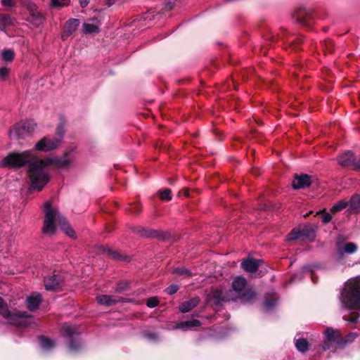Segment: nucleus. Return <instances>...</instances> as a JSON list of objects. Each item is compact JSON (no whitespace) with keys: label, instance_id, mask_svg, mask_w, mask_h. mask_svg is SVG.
Wrapping results in <instances>:
<instances>
[{"label":"nucleus","instance_id":"nucleus-36","mask_svg":"<svg viewBox=\"0 0 360 360\" xmlns=\"http://www.w3.org/2000/svg\"><path fill=\"white\" fill-rule=\"evenodd\" d=\"M160 198L165 200H169L172 198L171 191L169 189H165L160 193Z\"/></svg>","mask_w":360,"mask_h":360},{"label":"nucleus","instance_id":"nucleus-3","mask_svg":"<svg viewBox=\"0 0 360 360\" xmlns=\"http://www.w3.org/2000/svg\"><path fill=\"white\" fill-rule=\"evenodd\" d=\"M45 218L42 227L44 234L51 236L54 234L56 230L57 224L60 229L70 237L75 236V231L70 226L62 214L56 208L52 207L49 202H46L44 205Z\"/></svg>","mask_w":360,"mask_h":360},{"label":"nucleus","instance_id":"nucleus-17","mask_svg":"<svg viewBox=\"0 0 360 360\" xmlns=\"http://www.w3.org/2000/svg\"><path fill=\"white\" fill-rule=\"evenodd\" d=\"M41 301V295L38 292H33L26 300L27 307L30 310L37 309Z\"/></svg>","mask_w":360,"mask_h":360},{"label":"nucleus","instance_id":"nucleus-16","mask_svg":"<svg viewBox=\"0 0 360 360\" xmlns=\"http://www.w3.org/2000/svg\"><path fill=\"white\" fill-rule=\"evenodd\" d=\"M262 263L261 259H254L252 258H248L245 259L241 263L242 268L250 273L256 272L259 268V266Z\"/></svg>","mask_w":360,"mask_h":360},{"label":"nucleus","instance_id":"nucleus-44","mask_svg":"<svg viewBox=\"0 0 360 360\" xmlns=\"http://www.w3.org/2000/svg\"><path fill=\"white\" fill-rule=\"evenodd\" d=\"M347 321L352 323H356L358 322L359 316H353L349 319H345Z\"/></svg>","mask_w":360,"mask_h":360},{"label":"nucleus","instance_id":"nucleus-28","mask_svg":"<svg viewBox=\"0 0 360 360\" xmlns=\"http://www.w3.org/2000/svg\"><path fill=\"white\" fill-rule=\"evenodd\" d=\"M70 0H51V6L54 8H60L70 4Z\"/></svg>","mask_w":360,"mask_h":360},{"label":"nucleus","instance_id":"nucleus-48","mask_svg":"<svg viewBox=\"0 0 360 360\" xmlns=\"http://www.w3.org/2000/svg\"><path fill=\"white\" fill-rule=\"evenodd\" d=\"M81 5L85 7L88 4V1L86 0H80Z\"/></svg>","mask_w":360,"mask_h":360},{"label":"nucleus","instance_id":"nucleus-11","mask_svg":"<svg viewBox=\"0 0 360 360\" xmlns=\"http://www.w3.org/2000/svg\"><path fill=\"white\" fill-rule=\"evenodd\" d=\"M338 163L343 167L354 166L355 157L352 151H345L338 157Z\"/></svg>","mask_w":360,"mask_h":360},{"label":"nucleus","instance_id":"nucleus-26","mask_svg":"<svg viewBox=\"0 0 360 360\" xmlns=\"http://www.w3.org/2000/svg\"><path fill=\"white\" fill-rule=\"evenodd\" d=\"M348 207V202L347 200H341L337 202L335 204L333 205L330 209V212L333 213H335L342 210L343 209Z\"/></svg>","mask_w":360,"mask_h":360},{"label":"nucleus","instance_id":"nucleus-5","mask_svg":"<svg viewBox=\"0 0 360 360\" xmlns=\"http://www.w3.org/2000/svg\"><path fill=\"white\" fill-rule=\"evenodd\" d=\"M62 334L65 338L71 352H77L82 349V343L79 338V332L76 326L65 324L62 328Z\"/></svg>","mask_w":360,"mask_h":360},{"label":"nucleus","instance_id":"nucleus-23","mask_svg":"<svg viewBox=\"0 0 360 360\" xmlns=\"http://www.w3.org/2000/svg\"><path fill=\"white\" fill-rule=\"evenodd\" d=\"M295 345L300 352L305 353L309 350V342L305 338L295 339Z\"/></svg>","mask_w":360,"mask_h":360},{"label":"nucleus","instance_id":"nucleus-4","mask_svg":"<svg viewBox=\"0 0 360 360\" xmlns=\"http://www.w3.org/2000/svg\"><path fill=\"white\" fill-rule=\"evenodd\" d=\"M0 314L7 319L10 323L19 326H27L32 322V316H28L27 312L11 313L1 297Z\"/></svg>","mask_w":360,"mask_h":360},{"label":"nucleus","instance_id":"nucleus-8","mask_svg":"<svg viewBox=\"0 0 360 360\" xmlns=\"http://www.w3.org/2000/svg\"><path fill=\"white\" fill-rule=\"evenodd\" d=\"M60 146L59 141L53 136H45L35 143L34 149L41 152H49L57 149Z\"/></svg>","mask_w":360,"mask_h":360},{"label":"nucleus","instance_id":"nucleus-31","mask_svg":"<svg viewBox=\"0 0 360 360\" xmlns=\"http://www.w3.org/2000/svg\"><path fill=\"white\" fill-rule=\"evenodd\" d=\"M14 58V52L11 49L4 50L2 52V58L7 62H11Z\"/></svg>","mask_w":360,"mask_h":360},{"label":"nucleus","instance_id":"nucleus-32","mask_svg":"<svg viewBox=\"0 0 360 360\" xmlns=\"http://www.w3.org/2000/svg\"><path fill=\"white\" fill-rule=\"evenodd\" d=\"M300 237H302L300 230L294 229L287 236V240L289 241L295 240Z\"/></svg>","mask_w":360,"mask_h":360},{"label":"nucleus","instance_id":"nucleus-20","mask_svg":"<svg viewBox=\"0 0 360 360\" xmlns=\"http://www.w3.org/2000/svg\"><path fill=\"white\" fill-rule=\"evenodd\" d=\"M348 202V210L351 213H357L360 211V195H354Z\"/></svg>","mask_w":360,"mask_h":360},{"label":"nucleus","instance_id":"nucleus-27","mask_svg":"<svg viewBox=\"0 0 360 360\" xmlns=\"http://www.w3.org/2000/svg\"><path fill=\"white\" fill-rule=\"evenodd\" d=\"M160 19L157 16L153 15V13H147L143 15L141 18L135 19L133 22H140V21H153V20H160Z\"/></svg>","mask_w":360,"mask_h":360},{"label":"nucleus","instance_id":"nucleus-13","mask_svg":"<svg viewBox=\"0 0 360 360\" xmlns=\"http://www.w3.org/2000/svg\"><path fill=\"white\" fill-rule=\"evenodd\" d=\"M311 185V178L307 174L296 175L292 181V187L295 189H300Z\"/></svg>","mask_w":360,"mask_h":360},{"label":"nucleus","instance_id":"nucleus-30","mask_svg":"<svg viewBox=\"0 0 360 360\" xmlns=\"http://www.w3.org/2000/svg\"><path fill=\"white\" fill-rule=\"evenodd\" d=\"M173 273L179 274L185 277H189L192 276L191 271L184 267H178L173 270Z\"/></svg>","mask_w":360,"mask_h":360},{"label":"nucleus","instance_id":"nucleus-49","mask_svg":"<svg viewBox=\"0 0 360 360\" xmlns=\"http://www.w3.org/2000/svg\"><path fill=\"white\" fill-rule=\"evenodd\" d=\"M76 22L75 19H72V20H69V22H71V23H73V22Z\"/></svg>","mask_w":360,"mask_h":360},{"label":"nucleus","instance_id":"nucleus-33","mask_svg":"<svg viewBox=\"0 0 360 360\" xmlns=\"http://www.w3.org/2000/svg\"><path fill=\"white\" fill-rule=\"evenodd\" d=\"M128 289H129V283L125 281H122V282L118 283L116 285V286L115 288V291L117 292H122L127 290Z\"/></svg>","mask_w":360,"mask_h":360},{"label":"nucleus","instance_id":"nucleus-2","mask_svg":"<svg viewBox=\"0 0 360 360\" xmlns=\"http://www.w3.org/2000/svg\"><path fill=\"white\" fill-rule=\"evenodd\" d=\"M342 308L351 314L360 311V276L349 279L341 291Z\"/></svg>","mask_w":360,"mask_h":360},{"label":"nucleus","instance_id":"nucleus-43","mask_svg":"<svg viewBox=\"0 0 360 360\" xmlns=\"http://www.w3.org/2000/svg\"><path fill=\"white\" fill-rule=\"evenodd\" d=\"M8 74V69L3 67L0 68V77L4 79Z\"/></svg>","mask_w":360,"mask_h":360},{"label":"nucleus","instance_id":"nucleus-6","mask_svg":"<svg viewBox=\"0 0 360 360\" xmlns=\"http://www.w3.org/2000/svg\"><path fill=\"white\" fill-rule=\"evenodd\" d=\"M36 127L37 124L32 120L21 121L9 130L8 135L11 139H22L31 134Z\"/></svg>","mask_w":360,"mask_h":360},{"label":"nucleus","instance_id":"nucleus-39","mask_svg":"<svg viewBox=\"0 0 360 360\" xmlns=\"http://www.w3.org/2000/svg\"><path fill=\"white\" fill-rule=\"evenodd\" d=\"M141 210V206L139 203H135L129 207V211L134 214H138Z\"/></svg>","mask_w":360,"mask_h":360},{"label":"nucleus","instance_id":"nucleus-12","mask_svg":"<svg viewBox=\"0 0 360 360\" xmlns=\"http://www.w3.org/2000/svg\"><path fill=\"white\" fill-rule=\"evenodd\" d=\"M96 300L99 304L107 307L111 306L120 302H125L122 297H117L115 295H101L96 297Z\"/></svg>","mask_w":360,"mask_h":360},{"label":"nucleus","instance_id":"nucleus-29","mask_svg":"<svg viewBox=\"0 0 360 360\" xmlns=\"http://www.w3.org/2000/svg\"><path fill=\"white\" fill-rule=\"evenodd\" d=\"M83 31L85 34H92L98 32L99 28L96 24H83Z\"/></svg>","mask_w":360,"mask_h":360},{"label":"nucleus","instance_id":"nucleus-25","mask_svg":"<svg viewBox=\"0 0 360 360\" xmlns=\"http://www.w3.org/2000/svg\"><path fill=\"white\" fill-rule=\"evenodd\" d=\"M77 25L78 24H68L61 34L62 39H66L72 32H74L77 30Z\"/></svg>","mask_w":360,"mask_h":360},{"label":"nucleus","instance_id":"nucleus-1","mask_svg":"<svg viewBox=\"0 0 360 360\" xmlns=\"http://www.w3.org/2000/svg\"><path fill=\"white\" fill-rule=\"evenodd\" d=\"M77 146L71 144L67 147L61 156L48 157L39 159L32 150L13 153L5 157L1 162L3 167H20L28 164V174L30 179V190L40 191L50 180L47 167L55 169H70L76 158Z\"/></svg>","mask_w":360,"mask_h":360},{"label":"nucleus","instance_id":"nucleus-40","mask_svg":"<svg viewBox=\"0 0 360 360\" xmlns=\"http://www.w3.org/2000/svg\"><path fill=\"white\" fill-rule=\"evenodd\" d=\"M179 288L176 285H171L167 288L166 291L168 294L172 295L177 292Z\"/></svg>","mask_w":360,"mask_h":360},{"label":"nucleus","instance_id":"nucleus-10","mask_svg":"<svg viewBox=\"0 0 360 360\" xmlns=\"http://www.w3.org/2000/svg\"><path fill=\"white\" fill-rule=\"evenodd\" d=\"M63 285V279L60 275L56 274L44 278V285L46 290H59Z\"/></svg>","mask_w":360,"mask_h":360},{"label":"nucleus","instance_id":"nucleus-38","mask_svg":"<svg viewBox=\"0 0 360 360\" xmlns=\"http://www.w3.org/2000/svg\"><path fill=\"white\" fill-rule=\"evenodd\" d=\"M106 254L109 257L114 259H119L120 258V255L119 253L110 249L106 250Z\"/></svg>","mask_w":360,"mask_h":360},{"label":"nucleus","instance_id":"nucleus-15","mask_svg":"<svg viewBox=\"0 0 360 360\" xmlns=\"http://www.w3.org/2000/svg\"><path fill=\"white\" fill-rule=\"evenodd\" d=\"M338 253L340 256H342L344 254H353L357 250V246L355 243L349 242L345 243H341L338 241L337 243Z\"/></svg>","mask_w":360,"mask_h":360},{"label":"nucleus","instance_id":"nucleus-34","mask_svg":"<svg viewBox=\"0 0 360 360\" xmlns=\"http://www.w3.org/2000/svg\"><path fill=\"white\" fill-rule=\"evenodd\" d=\"M277 303L275 299H266L264 302V307L265 310H271Z\"/></svg>","mask_w":360,"mask_h":360},{"label":"nucleus","instance_id":"nucleus-14","mask_svg":"<svg viewBox=\"0 0 360 360\" xmlns=\"http://www.w3.org/2000/svg\"><path fill=\"white\" fill-rule=\"evenodd\" d=\"M201 326V322L198 319H192L189 321H182L177 323L173 326V330H181L183 331H187L194 328H197Z\"/></svg>","mask_w":360,"mask_h":360},{"label":"nucleus","instance_id":"nucleus-42","mask_svg":"<svg viewBox=\"0 0 360 360\" xmlns=\"http://www.w3.org/2000/svg\"><path fill=\"white\" fill-rule=\"evenodd\" d=\"M146 337L151 340H157L158 339V335L155 333H147Z\"/></svg>","mask_w":360,"mask_h":360},{"label":"nucleus","instance_id":"nucleus-7","mask_svg":"<svg viewBox=\"0 0 360 360\" xmlns=\"http://www.w3.org/2000/svg\"><path fill=\"white\" fill-rule=\"evenodd\" d=\"M246 285L247 281L242 276L236 277L232 282L233 290L237 294V297L244 302L252 300L256 296L255 290L246 288Z\"/></svg>","mask_w":360,"mask_h":360},{"label":"nucleus","instance_id":"nucleus-24","mask_svg":"<svg viewBox=\"0 0 360 360\" xmlns=\"http://www.w3.org/2000/svg\"><path fill=\"white\" fill-rule=\"evenodd\" d=\"M39 340L41 347L45 351H49L55 346V342L53 340L45 337H40Z\"/></svg>","mask_w":360,"mask_h":360},{"label":"nucleus","instance_id":"nucleus-45","mask_svg":"<svg viewBox=\"0 0 360 360\" xmlns=\"http://www.w3.org/2000/svg\"><path fill=\"white\" fill-rule=\"evenodd\" d=\"M8 16L6 15H0V22H7L8 21Z\"/></svg>","mask_w":360,"mask_h":360},{"label":"nucleus","instance_id":"nucleus-9","mask_svg":"<svg viewBox=\"0 0 360 360\" xmlns=\"http://www.w3.org/2000/svg\"><path fill=\"white\" fill-rule=\"evenodd\" d=\"M339 340L338 331L333 328H328L324 333L322 344L323 350L333 349L335 345L338 346V341Z\"/></svg>","mask_w":360,"mask_h":360},{"label":"nucleus","instance_id":"nucleus-47","mask_svg":"<svg viewBox=\"0 0 360 360\" xmlns=\"http://www.w3.org/2000/svg\"><path fill=\"white\" fill-rule=\"evenodd\" d=\"M1 2L5 6H10L11 4V0H1Z\"/></svg>","mask_w":360,"mask_h":360},{"label":"nucleus","instance_id":"nucleus-35","mask_svg":"<svg viewBox=\"0 0 360 360\" xmlns=\"http://www.w3.org/2000/svg\"><path fill=\"white\" fill-rule=\"evenodd\" d=\"M300 233L302 236L310 238L314 236V231L311 228L305 226L302 230H300Z\"/></svg>","mask_w":360,"mask_h":360},{"label":"nucleus","instance_id":"nucleus-46","mask_svg":"<svg viewBox=\"0 0 360 360\" xmlns=\"http://www.w3.org/2000/svg\"><path fill=\"white\" fill-rule=\"evenodd\" d=\"M354 167L355 169H360V158L357 160H355Z\"/></svg>","mask_w":360,"mask_h":360},{"label":"nucleus","instance_id":"nucleus-19","mask_svg":"<svg viewBox=\"0 0 360 360\" xmlns=\"http://www.w3.org/2000/svg\"><path fill=\"white\" fill-rule=\"evenodd\" d=\"M293 20L297 22L313 20L311 15L304 9H297L292 14Z\"/></svg>","mask_w":360,"mask_h":360},{"label":"nucleus","instance_id":"nucleus-37","mask_svg":"<svg viewBox=\"0 0 360 360\" xmlns=\"http://www.w3.org/2000/svg\"><path fill=\"white\" fill-rule=\"evenodd\" d=\"M158 302H159V301L157 297H150L149 299H148L146 304L148 307L153 308L158 304Z\"/></svg>","mask_w":360,"mask_h":360},{"label":"nucleus","instance_id":"nucleus-22","mask_svg":"<svg viewBox=\"0 0 360 360\" xmlns=\"http://www.w3.org/2000/svg\"><path fill=\"white\" fill-rule=\"evenodd\" d=\"M65 121L64 120H60L56 127V135L53 137L59 141L60 144H61L65 133Z\"/></svg>","mask_w":360,"mask_h":360},{"label":"nucleus","instance_id":"nucleus-18","mask_svg":"<svg viewBox=\"0 0 360 360\" xmlns=\"http://www.w3.org/2000/svg\"><path fill=\"white\" fill-rule=\"evenodd\" d=\"M200 302L198 297H194L189 300L185 301L179 306V311L182 313H186L195 308Z\"/></svg>","mask_w":360,"mask_h":360},{"label":"nucleus","instance_id":"nucleus-21","mask_svg":"<svg viewBox=\"0 0 360 360\" xmlns=\"http://www.w3.org/2000/svg\"><path fill=\"white\" fill-rule=\"evenodd\" d=\"M359 335L360 330L359 333H349L345 338L340 339V340L338 341V347L339 348H343L347 344L352 342Z\"/></svg>","mask_w":360,"mask_h":360},{"label":"nucleus","instance_id":"nucleus-41","mask_svg":"<svg viewBox=\"0 0 360 360\" xmlns=\"http://www.w3.org/2000/svg\"><path fill=\"white\" fill-rule=\"evenodd\" d=\"M332 219L331 214L330 213H324L321 216V221L322 222L326 224L330 221Z\"/></svg>","mask_w":360,"mask_h":360}]
</instances>
